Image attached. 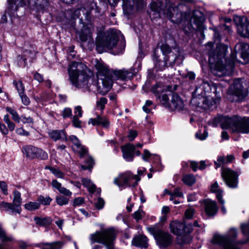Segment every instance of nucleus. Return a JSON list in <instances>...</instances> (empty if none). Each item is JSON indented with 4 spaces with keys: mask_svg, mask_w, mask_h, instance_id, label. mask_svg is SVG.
Here are the masks:
<instances>
[{
    "mask_svg": "<svg viewBox=\"0 0 249 249\" xmlns=\"http://www.w3.org/2000/svg\"><path fill=\"white\" fill-rule=\"evenodd\" d=\"M72 143V148L73 151L80 154V157L85 155L87 152V148L81 143L80 141L75 135H71L68 138Z\"/></svg>",
    "mask_w": 249,
    "mask_h": 249,
    "instance_id": "obj_21",
    "label": "nucleus"
},
{
    "mask_svg": "<svg viewBox=\"0 0 249 249\" xmlns=\"http://www.w3.org/2000/svg\"><path fill=\"white\" fill-rule=\"evenodd\" d=\"M234 51L235 53H231L229 59L225 58L224 51L219 52L217 51L216 54L209 53V62L214 75L221 77L231 74L236 60V54L240 55L245 63L249 62V45L248 44L243 42L236 44Z\"/></svg>",
    "mask_w": 249,
    "mask_h": 249,
    "instance_id": "obj_1",
    "label": "nucleus"
},
{
    "mask_svg": "<svg viewBox=\"0 0 249 249\" xmlns=\"http://www.w3.org/2000/svg\"><path fill=\"white\" fill-rule=\"evenodd\" d=\"M150 17L153 18L165 16L175 23H179L190 18L189 13L179 11L181 9L186 8L183 4L176 5L171 0H157L151 3Z\"/></svg>",
    "mask_w": 249,
    "mask_h": 249,
    "instance_id": "obj_2",
    "label": "nucleus"
},
{
    "mask_svg": "<svg viewBox=\"0 0 249 249\" xmlns=\"http://www.w3.org/2000/svg\"><path fill=\"white\" fill-rule=\"evenodd\" d=\"M40 204L38 202L30 201L24 205L25 209L30 211H35L40 208Z\"/></svg>",
    "mask_w": 249,
    "mask_h": 249,
    "instance_id": "obj_38",
    "label": "nucleus"
},
{
    "mask_svg": "<svg viewBox=\"0 0 249 249\" xmlns=\"http://www.w3.org/2000/svg\"><path fill=\"white\" fill-rule=\"evenodd\" d=\"M0 240L2 241H8L12 240L11 237H8L6 235L5 231L0 225Z\"/></svg>",
    "mask_w": 249,
    "mask_h": 249,
    "instance_id": "obj_47",
    "label": "nucleus"
},
{
    "mask_svg": "<svg viewBox=\"0 0 249 249\" xmlns=\"http://www.w3.org/2000/svg\"><path fill=\"white\" fill-rule=\"evenodd\" d=\"M77 116H74L72 118V123L73 125L77 128L81 127V122L79 120Z\"/></svg>",
    "mask_w": 249,
    "mask_h": 249,
    "instance_id": "obj_55",
    "label": "nucleus"
},
{
    "mask_svg": "<svg viewBox=\"0 0 249 249\" xmlns=\"http://www.w3.org/2000/svg\"><path fill=\"white\" fill-rule=\"evenodd\" d=\"M13 203L18 205L20 207V205L22 203V199L21 198L20 193L17 190H15L13 192Z\"/></svg>",
    "mask_w": 249,
    "mask_h": 249,
    "instance_id": "obj_44",
    "label": "nucleus"
},
{
    "mask_svg": "<svg viewBox=\"0 0 249 249\" xmlns=\"http://www.w3.org/2000/svg\"><path fill=\"white\" fill-rule=\"evenodd\" d=\"M221 176L228 187L231 188L237 187L238 174L237 172L228 168H222Z\"/></svg>",
    "mask_w": 249,
    "mask_h": 249,
    "instance_id": "obj_15",
    "label": "nucleus"
},
{
    "mask_svg": "<svg viewBox=\"0 0 249 249\" xmlns=\"http://www.w3.org/2000/svg\"><path fill=\"white\" fill-rule=\"evenodd\" d=\"M52 185L53 187L54 188L57 189L58 191L60 190L61 188L62 185L60 183L58 182V181L56 179H53L52 181Z\"/></svg>",
    "mask_w": 249,
    "mask_h": 249,
    "instance_id": "obj_61",
    "label": "nucleus"
},
{
    "mask_svg": "<svg viewBox=\"0 0 249 249\" xmlns=\"http://www.w3.org/2000/svg\"><path fill=\"white\" fill-rule=\"evenodd\" d=\"M34 55V53L31 51H27L24 52L23 55H18L17 56V61L18 66L21 67H25L27 65V57L33 58Z\"/></svg>",
    "mask_w": 249,
    "mask_h": 249,
    "instance_id": "obj_31",
    "label": "nucleus"
},
{
    "mask_svg": "<svg viewBox=\"0 0 249 249\" xmlns=\"http://www.w3.org/2000/svg\"><path fill=\"white\" fill-rule=\"evenodd\" d=\"M160 51L163 56V60L154 52L153 61L154 68L157 71H162L166 68L173 67L175 64L179 65L184 58L180 49L178 48L171 47L166 43L162 44L160 47Z\"/></svg>",
    "mask_w": 249,
    "mask_h": 249,
    "instance_id": "obj_3",
    "label": "nucleus"
},
{
    "mask_svg": "<svg viewBox=\"0 0 249 249\" xmlns=\"http://www.w3.org/2000/svg\"><path fill=\"white\" fill-rule=\"evenodd\" d=\"M4 208L6 211H11L12 213H20L21 212V207L14 203L13 204L2 201L0 203V208Z\"/></svg>",
    "mask_w": 249,
    "mask_h": 249,
    "instance_id": "obj_29",
    "label": "nucleus"
},
{
    "mask_svg": "<svg viewBox=\"0 0 249 249\" xmlns=\"http://www.w3.org/2000/svg\"><path fill=\"white\" fill-rule=\"evenodd\" d=\"M36 158L43 160H46L48 158V154L42 149L37 148Z\"/></svg>",
    "mask_w": 249,
    "mask_h": 249,
    "instance_id": "obj_46",
    "label": "nucleus"
},
{
    "mask_svg": "<svg viewBox=\"0 0 249 249\" xmlns=\"http://www.w3.org/2000/svg\"><path fill=\"white\" fill-rule=\"evenodd\" d=\"M193 25L192 28L202 33L205 29L204 22L205 19L204 14L200 11L196 10L194 11L192 15Z\"/></svg>",
    "mask_w": 249,
    "mask_h": 249,
    "instance_id": "obj_19",
    "label": "nucleus"
},
{
    "mask_svg": "<svg viewBox=\"0 0 249 249\" xmlns=\"http://www.w3.org/2000/svg\"><path fill=\"white\" fill-rule=\"evenodd\" d=\"M171 231L178 236L189 237V234L193 231V226L191 224L185 225L178 220H174L170 224Z\"/></svg>",
    "mask_w": 249,
    "mask_h": 249,
    "instance_id": "obj_14",
    "label": "nucleus"
},
{
    "mask_svg": "<svg viewBox=\"0 0 249 249\" xmlns=\"http://www.w3.org/2000/svg\"><path fill=\"white\" fill-rule=\"evenodd\" d=\"M94 203L96 208L99 210L103 208L105 205V201L101 197H98Z\"/></svg>",
    "mask_w": 249,
    "mask_h": 249,
    "instance_id": "obj_53",
    "label": "nucleus"
},
{
    "mask_svg": "<svg viewBox=\"0 0 249 249\" xmlns=\"http://www.w3.org/2000/svg\"><path fill=\"white\" fill-rule=\"evenodd\" d=\"M8 6L5 11V14L3 15L1 19L2 22H7L6 14L9 16L14 15L19 7H23L25 4L24 0H7Z\"/></svg>",
    "mask_w": 249,
    "mask_h": 249,
    "instance_id": "obj_17",
    "label": "nucleus"
},
{
    "mask_svg": "<svg viewBox=\"0 0 249 249\" xmlns=\"http://www.w3.org/2000/svg\"><path fill=\"white\" fill-rule=\"evenodd\" d=\"M84 203V199L82 197H78L75 198L73 200V205L75 207L80 206Z\"/></svg>",
    "mask_w": 249,
    "mask_h": 249,
    "instance_id": "obj_60",
    "label": "nucleus"
},
{
    "mask_svg": "<svg viewBox=\"0 0 249 249\" xmlns=\"http://www.w3.org/2000/svg\"><path fill=\"white\" fill-rule=\"evenodd\" d=\"M96 50L99 53H103L106 46L105 45V41H102L98 40L96 41Z\"/></svg>",
    "mask_w": 249,
    "mask_h": 249,
    "instance_id": "obj_48",
    "label": "nucleus"
},
{
    "mask_svg": "<svg viewBox=\"0 0 249 249\" xmlns=\"http://www.w3.org/2000/svg\"><path fill=\"white\" fill-rule=\"evenodd\" d=\"M34 220L35 221L36 224H37L40 226H48L52 222L51 218L47 217H43V218H41V217H35L34 218Z\"/></svg>",
    "mask_w": 249,
    "mask_h": 249,
    "instance_id": "obj_37",
    "label": "nucleus"
},
{
    "mask_svg": "<svg viewBox=\"0 0 249 249\" xmlns=\"http://www.w3.org/2000/svg\"><path fill=\"white\" fill-rule=\"evenodd\" d=\"M116 234V231L113 228H109L96 231L90 234L89 238L92 244L97 242L104 245L107 249H114L113 245Z\"/></svg>",
    "mask_w": 249,
    "mask_h": 249,
    "instance_id": "obj_9",
    "label": "nucleus"
},
{
    "mask_svg": "<svg viewBox=\"0 0 249 249\" xmlns=\"http://www.w3.org/2000/svg\"><path fill=\"white\" fill-rule=\"evenodd\" d=\"M81 181L83 185L88 188L90 193L93 194L95 192L96 187L89 179L83 178L81 179Z\"/></svg>",
    "mask_w": 249,
    "mask_h": 249,
    "instance_id": "obj_34",
    "label": "nucleus"
},
{
    "mask_svg": "<svg viewBox=\"0 0 249 249\" xmlns=\"http://www.w3.org/2000/svg\"><path fill=\"white\" fill-rule=\"evenodd\" d=\"M119 38L115 34H111L105 41V45L107 49L111 50L114 55H119L123 53L125 49V44L124 41L118 42Z\"/></svg>",
    "mask_w": 249,
    "mask_h": 249,
    "instance_id": "obj_12",
    "label": "nucleus"
},
{
    "mask_svg": "<svg viewBox=\"0 0 249 249\" xmlns=\"http://www.w3.org/2000/svg\"><path fill=\"white\" fill-rule=\"evenodd\" d=\"M94 31V27L92 24H88L84 27V29L79 34V38L81 42H93L92 33Z\"/></svg>",
    "mask_w": 249,
    "mask_h": 249,
    "instance_id": "obj_22",
    "label": "nucleus"
},
{
    "mask_svg": "<svg viewBox=\"0 0 249 249\" xmlns=\"http://www.w3.org/2000/svg\"><path fill=\"white\" fill-rule=\"evenodd\" d=\"M123 157L127 161L133 160L135 151V146L130 143L126 144L121 146Z\"/></svg>",
    "mask_w": 249,
    "mask_h": 249,
    "instance_id": "obj_23",
    "label": "nucleus"
},
{
    "mask_svg": "<svg viewBox=\"0 0 249 249\" xmlns=\"http://www.w3.org/2000/svg\"><path fill=\"white\" fill-rule=\"evenodd\" d=\"M34 77L35 79L39 83H41L44 81V78L43 75L37 72L34 73Z\"/></svg>",
    "mask_w": 249,
    "mask_h": 249,
    "instance_id": "obj_64",
    "label": "nucleus"
},
{
    "mask_svg": "<svg viewBox=\"0 0 249 249\" xmlns=\"http://www.w3.org/2000/svg\"><path fill=\"white\" fill-rule=\"evenodd\" d=\"M0 189L4 195H8L7 185L5 182L0 181Z\"/></svg>",
    "mask_w": 249,
    "mask_h": 249,
    "instance_id": "obj_54",
    "label": "nucleus"
},
{
    "mask_svg": "<svg viewBox=\"0 0 249 249\" xmlns=\"http://www.w3.org/2000/svg\"><path fill=\"white\" fill-rule=\"evenodd\" d=\"M227 163L226 159L223 156L218 157L217 161L214 162L215 168L220 167L222 165Z\"/></svg>",
    "mask_w": 249,
    "mask_h": 249,
    "instance_id": "obj_49",
    "label": "nucleus"
},
{
    "mask_svg": "<svg viewBox=\"0 0 249 249\" xmlns=\"http://www.w3.org/2000/svg\"><path fill=\"white\" fill-rule=\"evenodd\" d=\"M182 181L185 184L191 186L195 183L196 178L192 175H186L183 176Z\"/></svg>",
    "mask_w": 249,
    "mask_h": 249,
    "instance_id": "obj_40",
    "label": "nucleus"
},
{
    "mask_svg": "<svg viewBox=\"0 0 249 249\" xmlns=\"http://www.w3.org/2000/svg\"><path fill=\"white\" fill-rule=\"evenodd\" d=\"M123 8L124 14H129L135 4L138 8H142L145 5L144 0H123Z\"/></svg>",
    "mask_w": 249,
    "mask_h": 249,
    "instance_id": "obj_20",
    "label": "nucleus"
},
{
    "mask_svg": "<svg viewBox=\"0 0 249 249\" xmlns=\"http://www.w3.org/2000/svg\"><path fill=\"white\" fill-rule=\"evenodd\" d=\"M7 111H8L12 116V119L18 123L20 122V117L18 115V112L14 109L9 107L6 108Z\"/></svg>",
    "mask_w": 249,
    "mask_h": 249,
    "instance_id": "obj_45",
    "label": "nucleus"
},
{
    "mask_svg": "<svg viewBox=\"0 0 249 249\" xmlns=\"http://www.w3.org/2000/svg\"><path fill=\"white\" fill-rule=\"evenodd\" d=\"M49 137L54 141L62 140L67 142L68 141L67 133L65 130H52L48 132Z\"/></svg>",
    "mask_w": 249,
    "mask_h": 249,
    "instance_id": "obj_24",
    "label": "nucleus"
},
{
    "mask_svg": "<svg viewBox=\"0 0 249 249\" xmlns=\"http://www.w3.org/2000/svg\"><path fill=\"white\" fill-rule=\"evenodd\" d=\"M51 172L56 177L58 178H63L64 177V173L61 171L59 169L53 168V169H51Z\"/></svg>",
    "mask_w": 249,
    "mask_h": 249,
    "instance_id": "obj_51",
    "label": "nucleus"
},
{
    "mask_svg": "<svg viewBox=\"0 0 249 249\" xmlns=\"http://www.w3.org/2000/svg\"><path fill=\"white\" fill-rule=\"evenodd\" d=\"M59 192L66 196L71 197L72 195V193L69 190L64 187H61Z\"/></svg>",
    "mask_w": 249,
    "mask_h": 249,
    "instance_id": "obj_56",
    "label": "nucleus"
},
{
    "mask_svg": "<svg viewBox=\"0 0 249 249\" xmlns=\"http://www.w3.org/2000/svg\"><path fill=\"white\" fill-rule=\"evenodd\" d=\"M238 35L244 37H249V21L246 17L237 16L234 18Z\"/></svg>",
    "mask_w": 249,
    "mask_h": 249,
    "instance_id": "obj_16",
    "label": "nucleus"
},
{
    "mask_svg": "<svg viewBox=\"0 0 249 249\" xmlns=\"http://www.w3.org/2000/svg\"><path fill=\"white\" fill-rule=\"evenodd\" d=\"M37 147L32 145H26L22 147V151L29 159H34L36 158Z\"/></svg>",
    "mask_w": 249,
    "mask_h": 249,
    "instance_id": "obj_30",
    "label": "nucleus"
},
{
    "mask_svg": "<svg viewBox=\"0 0 249 249\" xmlns=\"http://www.w3.org/2000/svg\"><path fill=\"white\" fill-rule=\"evenodd\" d=\"M210 88L209 84L207 82L203 81L199 87H196L195 90L193 92L191 103L197 107L203 109L210 108L215 104L212 98L205 97L206 91Z\"/></svg>",
    "mask_w": 249,
    "mask_h": 249,
    "instance_id": "obj_7",
    "label": "nucleus"
},
{
    "mask_svg": "<svg viewBox=\"0 0 249 249\" xmlns=\"http://www.w3.org/2000/svg\"><path fill=\"white\" fill-rule=\"evenodd\" d=\"M63 118H68L72 116V110L70 108H65L64 109L62 114Z\"/></svg>",
    "mask_w": 249,
    "mask_h": 249,
    "instance_id": "obj_57",
    "label": "nucleus"
},
{
    "mask_svg": "<svg viewBox=\"0 0 249 249\" xmlns=\"http://www.w3.org/2000/svg\"><path fill=\"white\" fill-rule=\"evenodd\" d=\"M36 247H39L41 249H61L63 244L61 242H55L51 243H40L36 245Z\"/></svg>",
    "mask_w": 249,
    "mask_h": 249,
    "instance_id": "obj_33",
    "label": "nucleus"
},
{
    "mask_svg": "<svg viewBox=\"0 0 249 249\" xmlns=\"http://www.w3.org/2000/svg\"><path fill=\"white\" fill-rule=\"evenodd\" d=\"M107 99L105 97H101L96 102V109L101 110V114L103 112L105 105L107 103Z\"/></svg>",
    "mask_w": 249,
    "mask_h": 249,
    "instance_id": "obj_39",
    "label": "nucleus"
},
{
    "mask_svg": "<svg viewBox=\"0 0 249 249\" xmlns=\"http://www.w3.org/2000/svg\"><path fill=\"white\" fill-rule=\"evenodd\" d=\"M240 227L242 233L246 239L245 241H240L239 243L243 244L249 241V222L242 224Z\"/></svg>",
    "mask_w": 249,
    "mask_h": 249,
    "instance_id": "obj_35",
    "label": "nucleus"
},
{
    "mask_svg": "<svg viewBox=\"0 0 249 249\" xmlns=\"http://www.w3.org/2000/svg\"><path fill=\"white\" fill-rule=\"evenodd\" d=\"M195 211L192 208L187 209L185 213V216L186 218L191 219L193 217Z\"/></svg>",
    "mask_w": 249,
    "mask_h": 249,
    "instance_id": "obj_58",
    "label": "nucleus"
},
{
    "mask_svg": "<svg viewBox=\"0 0 249 249\" xmlns=\"http://www.w3.org/2000/svg\"><path fill=\"white\" fill-rule=\"evenodd\" d=\"M74 116H77V117H81L82 116V110L80 106H77L74 108Z\"/></svg>",
    "mask_w": 249,
    "mask_h": 249,
    "instance_id": "obj_62",
    "label": "nucleus"
},
{
    "mask_svg": "<svg viewBox=\"0 0 249 249\" xmlns=\"http://www.w3.org/2000/svg\"><path fill=\"white\" fill-rule=\"evenodd\" d=\"M173 92L168 91L163 94L161 97H160V102L163 106L166 107H170V102H169V97H172Z\"/></svg>",
    "mask_w": 249,
    "mask_h": 249,
    "instance_id": "obj_36",
    "label": "nucleus"
},
{
    "mask_svg": "<svg viewBox=\"0 0 249 249\" xmlns=\"http://www.w3.org/2000/svg\"><path fill=\"white\" fill-rule=\"evenodd\" d=\"M147 230L154 235L160 247H167L172 243V236L168 232L158 229L157 226L148 227Z\"/></svg>",
    "mask_w": 249,
    "mask_h": 249,
    "instance_id": "obj_13",
    "label": "nucleus"
},
{
    "mask_svg": "<svg viewBox=\"0 0 249 249\" xmlns=\"http://www.w3.org/2000/svg\"><path fill=\"white\" fill-rule=\"evenodd\" d=\"M56 202L59 206L65 205L68 204L69 199L62 196H58L56 197Z\"/></svg>",
    "mask_w": 249,
    "mask_h": 249,
    "instance_id": "obj_43",
    "label": "nucleus"
},
{
    "mask_svg": "<svg viewBox=\"0 0 249 249\" xmlns=\"http://www.w3.org/2000/svg\"><path fill=\"white\" fill-rule=\"evenodd\" d=\"M237 235V230L231 228L225 235H214L212 242L213 244L219 245L223 249H240L234 242Z\"/></svg>",
    "mask_w": 249,
    "mask_h": 249,
    "instance_id": "obj_10",
    "label": "nucleus"
},
{
    "mask_svg": "<svg viewBox=\"0 0 249 249\" xmlns=\"http://www.w3.org/2000/svg\"><path fill=\"white\" fill-rule=\"evenodd\" d=\"M148 239L145 236L139 235L133 238L132 241V244L137 247L144 248L147 247Z\"/></svg>",
    "mask_w": 249,
    "mask_h": 249,
    "instance_id": "obj_28",
    "label": "nucleus"
},
{
    "mask_svg": "<svg viewBox=\"0 0 249 249\" xmlns=\"http://www.w3.org/2000/svg\"><path fill=\"white\" fill-rule=\"evenodd\" d=\"M184 107V103L180 96L177 93H173L170 101V107L180 111L183 109Z\"/></svg>",
    "mask_w": 249,
    "mask_h": 249,
    "instance_id": "obj_26",
    "label": "nucleus"
},
{
    "mask_svg": "<svg viewBox=\"0 0 249 249\" xmlns=\"http://www.w3.org/2000/svg\"><path fill=\"white\" fill-rule=\"evenodd\" d=\"M38 203L43 205H49L52 201V199L49 196L44 197L43 196H40L37 197Z\"/></svg>",
    "mask_w": 249,
    "mask_h": 249,
    "instance_id": "obj_42",
    "label": "nucleus"
},
{
    "mask_svg": "<svg viewBox=\"0 0 249 249\" xmlns=\"http://www.w3.org/2000/svg\"><path fill=\"white\" fill-rule=\"evenodd\" d=\"M95 68L97 71V79L94 80L92 91L102 95L106 94L112 85L113 73L108 66L102 60H96Z\"/></svg>",
    "mask_w": 249,
    "mask_h": 249,
    "instance_id": "obj_4",
    "label": "nucleus"
},
{
    "mask_svg": "<svg viewBox=\"0 0 249 249\" xmlns=\"http://www.w3.org/2000/svg\"><path fill=\"white\" fill-rule=\"evenodd\" d=\"M216 119L221 123L223 128H229L233 132L249 133V118H242L234 115L231 117L221 116Z\"/></svg>",
    "mask_w": 249,
    "mask_h": 249,
    "instance_id": "obj_6",
    "label": "nucleus"
},
{
    "mask_svg": "<svg viewBox=\"0 0 249 249\" xmlns=\"http://www.w3.org/2000/svg\"><path fill=\"white\" fill-rule=\"evenodd\" d=\"M137 135V132L136 130H130L128 135V138L130 141H133Z\"/></svg>",
    "mask_w": 249,
    "mask_h": 249,
    "instance_id": "obj_63",
    "label": "nucleus"
},
{
    "mask_svg": "<svg viewBox=\"0 0 249 249\" xmlns=\"http://www.w3.org/2000/svg\"><path fill=\"white\" fill-rule=\"evenodd\" d=\"M144 212L142 210L139 209L134 213L133 217L137 221H138L144 216Z\"/></svg>",
    "mask_w": 249,
    "mask_h": 249,
    "instance_id": "obj_50",
    "label": "nucleus"
},
{
    "mask_svg": "<svg viewBox=\"0 0 249 249\" xmlns=\"http://www.w3.org/2000/svg\"><path fill=\"white\" fill-rule=\"evenodd\" d=\"M79 63L72 62L68 69L69 78L71 84L76 88L84 91L91 90L94 80L85 71L77 70Z\"/></svg>",
    "mask_w": 249,
    "mask_h": 249,
    "instance_id": "obj_5",
    "label": "nucleus"
},
{
    "mask_svg": "<svg viewBox=\"0 0 249 249\" xmlns=\"http://www.w3.org/2000/svg\"><path fill=\"white\" fill-rule=\"evenodd\" d=\"M249 82L241 78L234 79L229 88L228 99L231 102L243 100L249 93Z\"/></svg>",
    "mask_w": 249,
    "mask_h": 249,
    "instance_id": "obj_8",
    "label": "nucleus"
},
{
    "mask_svg": "<svg viewBox=\"0 0 249 249\" xmlns=\"http://www.w3.org/2000/svg\"><path fill=\"white\" fill-rule=\"evenodd\" d=\"M22 104L25 106H28L30 103V100L28 97L25 94V92L19 94Z\"/></svg>",
    "mask_w": 249,
    "mask_h": 249,
    "instance_id": "obj_52",
    "label": "nucleus"
},
{
    "mask_svg": "<svg viewBox=\"0 0 249 249\" xmlns=\"http://www.w3.org/2000/svg\"><path fill=\"white\" fill-rule=\"evenodd\" d=\"M89 124L93 125H101L103 127L107 128L109 126V122L106 117H103L100 114H97L95 118H91L89 120Z\"/></svg>",
    "mask_w": 249,
    "mask_h": 249,
    "instance_id": "obj_25",
    "label": "nucleus"
},
{
    "mask_svg": "<svg viewBox=\"0 0 249 249\" xmlns=\"http://www.w3.org/2000/svg\"><path fill=\"white\" fill-rule=\"evenodd\" d=\"M211 191L216 194V198L220 204L223 205L225 203L224 200L222 199L223 191L219 188L217 181H215L211 185Z\"/></svg>",
    "mask_w": 249,
    "mask_h": 249,
    "instance_id": "obj_32",
    "label": "nucleus"
},
{
    "mask_svg": "<svg viewBox=\"0 0 249 249\" xmlns=\"http://www.w3.org/2000/svg\"><path fill=\"white\" fill-rule=\"evenodd\" d=\"M217 210L218 207L214 201L207 199L205 201V211L208 215H214Z\"/></svg>",
    "mask_w": 249,
    "mask_h": 249,
    "instance_id": "obj_27",
    "label": "nucleus"
},
{
    "mask_svg": "<svg viewBox=\"0 0 249 249\" xmlns=\"http://www.w3.org/2000/svg\"><path fill=\"white\" fill-rule=\"evenodd\" d=\"M13 84L16 88V89L18 93V95L25 92V88L21 80L14 81Z\"/></svg>",
    "mask_w": 249,
    "mask_h": 249,
    "instance_id": "obj_41",
    "label": "nucleus"
},
{
    "mask_svg": "<svg viewBox=\"0 0 249 249\" xmlns=\"http://www.w3.org/2000/svg\"><path fill=\"white\" fill-rule=\"evenodd\" d=\"M113 75L111 77L112 82L114 80H121L126 81L131 80L134 76H135L134 69L131 68L129 70L123 69L119 70H114L112 71Z\"/></svg>",
    "mask_w": 249,
    "mask_h": 249,
    "instance_id": "obj_18",
    "label": "nucleus"
},
{
    "mask_svg": "<svg viewBox=\"0 0 249 249\" xmlns=\"http://www.w3.org/2000/svg\"><path fill=\"white\" fill-rule=\"evenodd\" d=\"M140 178L137 175H134L130 172L120 174L114 180V183L121 189L127 186H135Z\"/></svg>",
    "mask_w": 249,
    "mask_h": 249,
    "instance_id": "obj_11",
    "label": "nucleus"
},
{
    "mask_svg": "<svg viewBox=\"0 0 249 249\" xmlns=\"http://www.w3.org/2000/svg\"><path fill=\"white\" fill-rule=\"evenodd\" d=\"M21 120L24 124H30L33 123V119L31 117H26L22 115L20 117Z\"/></svg>",
    "mask_w": 249,
    "mask_h": 249,
    "instance_id": "obj_59",
    "label": "nucleus"
}]
</instances>
